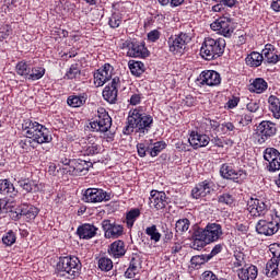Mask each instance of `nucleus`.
Wrapping results in <instances>:
<instances>
[{"label":"nucleus","instance_id":"f257e3e1","mask_svg":"<svg viewBox=\"0 0 280 280\" xmlns=\"http://www.w3.org/2000/svg\"><path fill=\"white\" fill-rule=\"evenodd\" d=\"M23 130H25L26 138L20 141V147L23 150H27V148H33L32 143H51L54 138L51 133H49V129L47 127L40 125L37 121H33L26 119L24 124H22Z\"/></svg>","mask_w":280,"mask_h":280},{"label":"nucleus","instance_id":"f03ea898","mask_svg":"<svg viewBox=\"0 0 280 280\" xmlns=\"http://www.w3.org/2000/svg\"><path fill=\"white\" fill-rule=\"evenodd\" d=\"M153 126L154 117L152 115L144 113L141 108H135L129 112L127 125L122 132L124 135L137 132L139 137H145V135L150 133Z\"/></svg>","mask_w":280,"mask_h":280},{"label":"nucleus","instance_id":"7ed1b4c3","mask_svg":"<svg viewBox=\"0 0 280 280\" xmlns=\"http://www.w3.org/2000/svg\"><path fill=\"white\" fill-rule=\"evenodd\" d=\"M224 231L219 223H208L206 228H198L192 233L191 248L194 250H202L208 244H213L222 240Z\"/></svg>","mask_w":280,"mask_h":280},{"label":"nucleus","instance_id":"20e7f679","mask_svg":"<svg viewBox=\"0 0 280 280\" xmlns=\"http://www.w3.org/2000/svg\"><path fill=\"white\" fill-rule=\"evenodd\" d=\"M82 270V262L77 256L60 257L56 265L55 272L59 279H77L80 277Z\"/></svg>","mask_w":280,"mask_h":280},{"label":"nucleus","instance_id":"39448f33","mask_svg":"<svg viewBox=\"0 0 280 280\" xmlns=\"http://www.w3.org/2000/svg\"><path fill=\"white\" fill-rule=\"evenodd\" d=\"M224 49H226L224 38L206 37L200 48V56L203 60H218L224 55Z\"/></svg>","mask_w":280,"mask_h":280},{"label":"nucleus","instance_id":"423d86ee","mask_svg":"<svg viewBox=\"0 0 280 280\" xmlns=\"http://www.w3.org/2000/svg\"><path fill=\"white\" fill-rule=\"evenodd\" d=\"M113 126V118L106 112V108L100 107L97 109V115L93 121L90 122V128L92 132H108Z\"/></svg>","mask_w":280,"mask_h":280},{"label":"nucleus","instance_id":"0eeeda50","mask_svg":"<svg viewBox=\"0 0 280 280\" xmlns=\"http://www.w3.org/2000/svg\"><path fill=\"white\" fill-rule=\"evenodd\" d=\"M236 26L237 24L235 23V20L228 16L219 18L210 25L213 32H218V34L224 36V38H231L235 32Z\"/></svg>","mask_w":280,"mask_h":280},{"label":"nucleus","instance_id":"6e6552de","mask_svg":"<svg viewBox=\"0 0 280 280\" xmlns=\"http://www.w3.org/2000/svg\"><path fill=\"white\" fill-rule=\"evenodd\" d=\"M189 43H191V36H189L187 33L173 35L167 39L168 50L171 54H174V56H177L178 54H185Z\"/></svg>","mask_w":280,"mask_h":280},{"label":"nucleus","instance_id":"1a4fd4ad","mask_svg":"<svg viewBox=\"0 0 280 280\" xmlns=\"http://www.w3.org/2000/svg\"><path fill=\"white\" fill-rule=\"evenodd\" d=\"M280 229V217L275 215L271 220H259L256 224V232L258 235H266V237H270L278 233Z\"/></svg>","mask_w":280,"mask_h":280},{"label":"nucleus","instance_id":"9d476101","mask_svg":"<svg viewBox=\"0 0 280 280\" xmlns=\"http://www.w3.org/2000/svg\"><path fill=\"white\" fill-rule=\"evenodd\" d=\"M218 191V185L215 182L211 179H206L196 185V187L191 190V196L195 200H200V198H207V196H211V194H215Z\"/></svg>","mask_w":280,"mask_h":280},{"label":"nucleus","instance_id":"9b49d317","mask_svg":"<svg viewBox=\"0 0 280 280\" xmlns=\"http://www.w3.org/2000/svg\"><path fill=\"white\" fill-rule=\"evenodd\" d=\"M122 49H128L127 55L130 58H148L150 56V51L143 42L126 40L122 44Z\"/></svg>","mask_w":280,"mask_h":280},{"label":"nucleus","instance_id":"f8f14e48","mask_svg":"<svg viewBox=\"0 0 280 280\" xmlns=\"http://www.w3.org/2000/svg\"><path fill=\"white\" fill-rule=\"evenodd\" d=\"M270 253L273 255L270 260L267 261L264 269V275L271 279H275L279 275V261H280V246L273 245L270 247Z\"/></svg>","mask_w":280,"mask_h":280},{"label":"nucleus","instance_id":"ddd939ff","mask_svg":"<svg viewBox=\"0 0 280 280\" xmlns=\"http://www.w3.org/2000/svg\"><path fill=\"white\" fill-rule=\"evenodd\" d=\"M258 143H266L268 139H272L277 135V124L270 120H262L256 128Z\"/></svg>","mask_w":280,"mask_h":280},{"label":"nucleus","instance_id":"4468645a","mask_svg":"<svg viewBox=\"0 0 280 280\" xmlns=\"http://www.w3.org/2000/svg\"><path fill=\"white\" fill-rule=\"evenodd\" d=\"M81 200L84 202H104V200H110V194L102 188H88L84 190Z\"/></svg>","mask_w":280,"mask_h":280},{"label":"nucleus","instance_id":"2eb2a0df","mask_svg":"<svg viewBox=\"0 0 280 280\" xmlns=\"http://www.w3.org/2000/svg\"><path fill=\"white\" fill-rule=\"evenodd\" d=\"M220 174L222 178H225L226 180H234V183H238L240 179L244 180L247 176L246 171L238 170L235 171L233 168V164H222L220 168Z\"/></svg>","mask_w":280,"mask_h":280},{"label":"nucleus","instance_id":"dca6fc26","mask_svg":"<svg viewBox=\"0 0 280 280\" xmlns=\"http://www.w3.org/2000/svg\"><path fill=\"white\" fill-rule=\"evenodd\" d=\"M102 229L106 240H117L124 235V225L112 222L108 219L102 221Z\"/></svg>","mask_w":280,"mask_h":280},{"label":"nucleus","instance_id":"f3484780","mask_svg":"<svg viewBox=\"0 0 280 280\" xmlns=\"http://www.w3.org/2000/svg\"><path fill=\"white\" fill-rule=\"evenodd\" d=\"M247 211L252 218H261L268 213V205L261 199L250 198L247 201Z\"/></svg>","mask_w":280,"mask_h":280},{"label":"nucleus","instance_id":"a211bd4d","mask_svg":"<svg viewBox=\"0 0 280 280\" xmlns=\"http://www.w3.org/2000/svg\"><path fill=\"white\" fill-rule=\"evenodd\" d=\"M119 86H121V80L119 77H115L110 84L106 85L103 90V97L105 102H108L109 104H115L117 102Z\"/></svg>","mask_w":280,"mask_h":280},{"label":"nucleus","instance_id":"6ab92c4d","mask_svg":"<svg viewBox=\"0 0 280 280\" xmlns=\"http://www.w3.org/2000/svg\"><path fill=\"white\" fill-rule=\"evenodd\" d=\"M264 159L269 164L267 165V170L269 172H279L280 170V153L279 150L275 148H267L264 152Z\"/></svg>","mask_w":280,"mask_h":280},{"label":"nucleus","instance_id":"aec40b11","mask_svg":"<svg viewBox=\"0 0 280 280\" xmlns=\"http://www.w3.org/2000/svg\"><path fill=\"white\" fill-rule=\"evenodd\" d=\"M113 71H115V68L110 63H105L94 72V84L96 86H104L113 78Z\"/></svg>","mask_w":280,"mask_h":280},{"label":"nucleus","instance_id":"412c9836","mask_svg":"<svg viewBox=\"0 0 280 280\" xmlns=\"http://www.w3.org/2000/svg\"><path fill=\"white\" fill-rule=\"evenodd\" d=\"M199 82L207 86H220L222 84V77L215 70H205L199 75Z\"/></svg>","mask_w":280,"mask_h":280},{"label":"nucleus","instance_id":"4be33fe9","mask_svg":"<svg viewBox=\"0 0 280 280\" xmlns=\"http://www.w3.org/2000/svg\"><path fill=\"white\" fill-rule=\"evenodd\" d=\"M93 167V162L86 160H72L71 168L68 170V174L70 176H82V174H86L89 168Z\"/></svg>","mask_w":280,"mask_h":280},{"label":"nucleus","instance_id":"5701e85b","mask_svg":"<svg viewBox=\"0 0 280 280\" xmlns=\"http://www.w3.org/2000/svg\"><path fill=\"white\" fill-rule=\"evenodd\" d=\"M149 200L151 207H154V209H156L158 211L167 207V195L165 194V191H159L154 189L151 190Z\"/></svg>","mask_w":280,"mask_h":280},{"label":"nucleus","instance_id":"b1692460","mask_svg":"<svg viewBox=\"0 0 280 280\" xmlns=\"http://www.w3.org/2000/svg\"><path fill=\"white\" fill-rule=\"evenodd\" d=\"M211 138L205 133H199L198 131H191L188 138V143L194 150H199V148H207L209 145Z\"/></svg>","mask_w":280,"mask_h":280},{"label":"nucleus","instance_id":"393cba45","mask_svg":"<svg viewBox=\"0 0 280 280\" xmlns=\"http://www.w3.org/2000/svg\"><path fill=\"white\" fill-rule=\"evenodd\" d=\"M265 65H277L280 62L279 50L272 44H266L265 48L261 50Z\"/></svg>","mask_w":280,"mask_h":280},{"label":"nucleus","instance_id":"a878e982","mask_svg":"<svg viewBox=\"0 0 280 280\" xmlns=\"http://www.w3.org/2000/svg\"><path fill=\"white\" fill-rule=\"evenodd\" d=\"M18 213L26 218L27 222H32V220H36L40 210L34 205L24 202L18 207Z\"/></svg>","mask_w":280,"mask_h":280},{"label":"nucleus","instance_id":"bb28decb","mask_svg":"<svg viewBox=\"0 0 280 280\" xmlns=\"http://www.w3.org/2000/svg\"><path fill=\"white\" fill-rule=\"evenodd\" d=\"M108 254L114 259H121L126 255V243L121 240L115 241L109 245Z\"/></svg>","mask_w":280,"mask_h":280},{"label":"nucleus","instance_id":"cd10ccee","mask_svg":"<svg viewBox=\"0 0 280 280\" xmlns=\"http://www.w3.org/2000/svg\"><path fill=\"white\" fill-rule=\"evenodd\" d=\"M77 234L79 235L80 240H92L97 235V228L93 224L85 223L78 228Z\"/></svg>","mask_w":280,"mask_h":280},{"label":"nucleus","instance_id":"c85d7f7f","mask_svg":"<svg viewBox=\"0 0 280 280\" xmlns=\"http://www.w3.org/2000/svg\"><path fill=\"white\" fill-rule=\"evenodd\" d=\"M0 194H2V196H9V198H15V196H19V190L14 188L12 182L0 179Z\"/></svg>","mask_w":280,"mask_h":280},{"label":"nucleus","instance_id":"c756f323","mask_svg":"<svg viewBox=\"0 0 280 280\" xmlns=\"http://www.w3.org/2000/svg\"><path fill=\"white\" fill-rule=\"evenodd\" d=\"M257 275H259V271L257 270V266L250 265L249 267L242 268L238 271V279L255 280L257 279Z\"/></svg>","mask_w":280,"mask_h":280},{"label":"nucleus","instance_id":"7c9ffc66","mask_svg":"<svg viewBox=\"0 0 280 280\" xmlns=\"http://www.w3.org/2000/svg\"><path fill=\"white\" fill-rule=\"evenodd\" d=\"M245 62L247 67H261V63L264 62V54H259L258 51H252L247 57L245 58Z\"/></svg>","mask_w":280,"mask_h":280},{"label":"nucleus","instance_id":"2f4dec72","mask_svg":"<svg viewBox=\"0 0 280 280\" xmlns=\"http://www.w3.org/2000/svg\"><path fill=\"white\" fill-rule=\"evenodd\" d=\"M101 151L102 147L95 142V138H89L88 143L84 147V154H86V156H95V154H100Z\"/></svg>","mask_w":280,"mask_h":280},{"label":"nucleus","instance_id":"473e14b6","mask_svg":"<svg viewBox=\"0 0 280 280\" xmlns=\"http://www.w3.org/2000/svg\"><path fill=\"white\" fill-rule=\"evenodd\" d=\"M18 185L24 190L26 191V194H36V191H39V187L38 184H36V182L32 180V179H20L18 182Z\"/></svg>","mask_w":280,"mask_h":280},{"label":"nucleus","instance_id":"72a5a7b5","mask_svg":"<svg viewBox=\"0 0 280 280\" xmlns=\"http://www.w3.org/2000/svg\"><path fill=\"white\" fill-rule=\"evenodd\" d=\"M249 91H252V93L261 94V93L268 91V82H266V80H264L261 78H257L250 84Z\"/></svg>","mask_w":280,"mask_h":280},{"label":"nucleus","instance_id":"f704fd0d","mask_svg":"<svg viewBox=\"0 0 280 280\" xmlns=\"http://www.w3.org/2000/svg\"><path fill=\"white\" fill-rule=\"evenodd\" d=\"M128 65L132 75H136V78L145 73V65L143 62L130 60Z\"/></svg>","mask_w":280,"mask_h":280},{"label":"nucleus","instance_id":"c9c22d12","mask_svg":"<svg viewBox=\"0 0 280 280\" xmlns=\"http://www.w3.org/2000/svg\"><path fill=\"white\" fill-rule=\"evenodd\" d=\"M67 104L72 108H80V106H84V104H86V94L69 96Z\"/></svg>","mask_w":280,"mask_h":280},{"label":"nucleus","instance_id":"e433bc0d","mask_svg":"<svg viewBox=\"0 0 280 280\" xmlns=\"http://www.w3.org/2000/svg\"><path fill=\"white\" fill-rule=\"evenodd\" d=\"M15 71L18 75L25 78V80H30V73H32V68L25 61H19Z\"/></svg>","mask_w":280,"mask_h":280},{"label":"nucleus","instance_id":"4c0bfd02","mask_svg":"<svg viewBox=\"0 0 280 280\" xmlns=\"http://www.w3.org/2000/svg\"><path fill=\"white\" fill-rule=\"evenodd\" d=\"M269 102V109L271 110V113H273V117H276V119H279L280 117V101L277 96L275 95H270L268 98Z\"/></svg>","mask_w":280,"mask_h":280},{"label":"nucleus","instance_id":"58836bf2","mask_svg":"<svg viewBox=\"0 0 280 280\" xmlns=\"http://www.w3.org/2000/svg\"><path fill=\"white\" fill-rule=\"evenodd\" d=\"M45 71L46 70L44 67H39V66L33 67L28 74V80H31L32 82H36V80L43 79L45 75Z\"/></svg>","mask_w":280,"mask_h":280},{"label":"nucleus","instance_id":"ea45409f","mask_svg":"<svg viewBox=\"0 0 280 280\" xmlns=\"http://www.w3.org/2000/svg\"><path fill=\"white\" fill-rule=\"evenodd\" d=\"M139 215H141V210H139V208L131 209L127 212L126 220L128 229H132V226H135V222H137V218H139Z\"/></svg>","mask_w":280,"mask_h":280},{"label":"nucleus","instance_id":"a19ab883","mask_svg":"<svg viewBox=\"0 0 280 280\" xmlns=\"http://www.w3.org/2000/svg\"><path fill=\"white\" fill-rule=\"evenodd\" d=\"M189 226H191V221H189V219H179L175 223V231L176 233H187V231H189Z\"/></svg>","mask_w":280,"mask_h":280},{"label":"nucleus","instance_id":"79ce46f5","mask_svg":"<svg viewBox=\"0 0 280 280\" xmlns=\"http://www.w3.org/2000/svg\"><path fill=\"white\" fill-rule=\"evenodd\" d=\"M144 233L150 237L151 242H154L155 244L161 242V234L159 229H156V225L152 224L151 226H148Z\"/></svg>","mask_w":280,"mask_h":280},{"label":"nucleus","instance_id":"37998d69","mask_svg":"<svg viewBox=\"0 0 280 280\" xmlns=\"http://www.w3.org/2000/svg\"><path fill=\"white\" fill-rule=\"evenodd\" d=\"M97 266L102 272H110L113 270V260L108 257H101Z\"/></svg>","mask_w":280,"mask_h":280},{"label":"nucleus","instance_id":"c03bdc74","mask_svg":"<svg viewBox=\"0 0 280 280\" xmlns=\"http://www.w3.org/2000/svg\"><path fill=\"white\" fill-rule=\"evenodd\" d=\"M165 148H167V143H165V141H158L153 144V148L149 149V154L152 158L159 156Z\"/></svg>","mask_w":280,"mask_h":280},{"label":"nucleus","instance_id":"a18cd8bd","mask_svg":"<svg viewBox=\"0 0 280 280\" xmlns=\"http://www.w3.org/2000/svg\"><path fill=\"white\" fill-rule=\"evenodd\" d=\"M207 261H210V258L208 255H197V256H192L190 259V264L192 268H198L199 266L207 264Z\"/></svg>","mask_w":280,"mask_h":280},{"label":"nucleus","instance_id":"49530a36","mask_svg":"<svg viewBox=\"0 0 280 280\" xmlns=\"http://www.w3.org/2000/svg\"><path fill=\"white\" fill-rule=\"evenodd\" d=\"M80 73V66L78 63H73L67 71L65 78H67V80H75V78H79Z\"/></svg>","mask_w":280,"mask_h":280},{"label":"nucleus","instance_id":"de8ad7c7","mask_svg":"<svg viewBox=\"0 0 280 280\" xmlns=\"http://www.w3.org/2000/svg\"><path fill=\"white\" fill-rule=\"evenodd\" d=\"M122 16L119 13H113L108 20V25L112 30H117L121 25Z\"/></svg>","mask_w":280,"mask_h":280},{"label":"nucleus","instance_id":"09e8293b","mask_svg":"<svg viewBox=\"0 0 280 280\" xmlns=\"http://www.w3.org/2000/svg\"><path fill=\"white\" fill-rule=\"evenodd\" d=\"M16 243V234H14L13 231H9L3 237H2V244L4 246H12Z\"/></svg>","mask_w":280,"mask_h":280},{"label":"nucleus","instance_id":"8fccbe9b","mask_svg":"<svg viewBox=\"0 0 280 280\" xmlns=\"http://www.w3.org/2000/svg\"><path fill=\"white\" fill-rule=\"evenodd\" d=\"M221 130L224 132V135H235V131L237 128H235V125L231 121H224L221 124Z\"/></svg>","mask_w":280,"mask_h":280},{"label":"nucleus","instance_id":"3c124183","mask_svg":"<svg viewBox=\"0 0 280 280\" xmlns=\"http://www.w3.org/2000/svg\"><path fill=\"white\" fill-rule=\"evenodd\" d=\"M129 268L130 270H136V272L141 268V257L139 255L133 254L131 256Z\"/></svg>","mask_w":280,"mask_h":280},{"label":"nucleus","instance_id":"603ef678","mask_svg":"<svg viewBox=\"0 0 280 280\" xmlns=\"http://www.w3.org/2000/svg\"><path fill=\"white\" fill-rule=\"evenodd\" d=\"M219 202H221L222 205H233V202L235 201V199L233 198V195L225 192L223 195H220L218 198Z\"/></svg>","mask_w":280,"mask_h":280},{"label":"nucleus","instance_id":"864d4df0","mask_svg":"<svg viewBox=\"0 0 280 280\" xmlns=\"http://www.w3.org/2000/svg\"><path fill=\"white\" fill-rule=\"evenodd\" d=\"M222 250H224V243L214 245L210 254H208V259L210 260L213 259V257H215L217 255H220Z\"/></svg>","mask_w":280,"mask_h":280},{"label":"nucleus","instance_id":"5fc2aeb1","mask_svg":"<svg viewBox=\"0 0 280 280\" xmlns=\"http://www.w3.org/2000/svg\"><path fill=\"white\" fill-rule=\"evenodd\" d=\"M175 148L178 152H190L191 151V144L183 141H177L175 143Z\"/></svg>","mask_w":280,"mask_h":280},{"label":"nucleus","instance_id":"6e6d98bb","mask_svg":"<svg viewBox=\"0 0 280 280\" xmlns=\"http://www.w3.org/2000/svg\"><path fill=\"white\" fill-rule=\"evenodd\" d=\"M148 40L150 43H156L161 38V32L159 30H153L148 33Z\"/></svg>","mask_w":280,"mask_h":280},{"label":"nucleus","instance_id":"4d7b16f0","mask_svg":"<svg viewBox=\"0 0 280 280\" xmlns=\"http://www.w3.org/2000/svg\"><path fill=\"white\" fill-rule=\"evenodd\" d=\"M162 233H164V242H170L174 238V232L167 225L162 226Z\"/></svg>","mask_w":280,"mask_h":280},{"label":"nucleus","instance_id":"13d9d810","mask_svg":"<svg viewBox=\"0 0 280 280\" xmlns=\"http://www.w3.org/2000/svg\"><path fill=\"white\" fill-rule=\"evenodd\" d=\"M137 150H138V155L143 159L145 156V154H148V152L150 153V148L145 147L144 143H138L137 144Z\"/></svg>","mask_w":280,"mask_h":280},{"label":"nucleus","instance_id":"bf43d9fd","mask_svg":"<svg viewBox=\"0 0 280 280\" xmlns=\"http://www.w3.org/2000/svg\"><path fill=\"white\" fill-rule=\"evenodd\" d=\"M234 257H235L234 266L236 268H240L241 266H244V254L243 253L237 252L234 255Z\"/></svg>","mask_w":280,"mask_h":280},{"label":"nucleus","instance_id":"052dcab7","mask_svg":"<svg viewBox=\"0 0 280 280\" xmlns=\"http://www.w3.org/2000/svg\"><path fill=\"white\" fill-rule=\"evenodd\" d=\"M215 3H222L225 8H235L237 0H214Z\"/></svg>","mask_w":280,"mask_h":280},{"label":"nucleus","instance_id":"680f3d73","mask_svg":"<svg viewBox=\"0 0 280 280\" xmlns=\"http://www.w3.org/2000/svg\"><path fill=\"white\" fill-rule=\"evenodd\" d=\"M252 121H253V115L244 114V115L241 116L240 124L242 126H248V124H252Z\"/></svg>","mask_w":280,"mask_h":280},{"label":"nucleus","instance_id":"e2e57ef3","mask_svg":"<svg viewBox=\"0 0 280 280\" xmlns=\"http://www.w3.org/2000/svg\"><path fill=\"white\" fill-rule=\"evenodd\" d=\"M237 104H240V97L232 96L226 103L228 108H235L237 107Z\"/></svg>","mask_w":280,"mask_h":280},{"label":"nucleus","instance_id":"0e129e2a","mask_svg":"<svg viewBox=\"0 0 280 280\" xmlns=\"http://www.w3.org/2000/svg\"><path fill=\"white\" fill-rule=\"evenodd\" d=\"M129 103L131 104V106H137L141 104V94H132Z\"/></svg>","mask_w":280,"mask_h":280},{"label":"nucleus","instance_id":"69168bd1","mask_svg":"<svg viewBox=\"0 0 280 280\" xmlns=\"http://www.w3.org/2000/svg\"><path fill=\"white\" fill-rule=\"evenodd\" d=\"M60 162L62 163V165H65L63 170L66 174H69V170H71V163L73 162V160L62 158Z\"/></svg>","mask_w":280,"mask_h":280},{"label":"nucleus","instance_id":"338daca9","mask_svg":"<svg viewBox=\"0 0 280 280\" xmlns=\"http://www.w3.org/2000/svg\"><path fill=\"white\" fill-rule=\"evenodd\" d=\"M247 110H249V113H257L259 110V103H257V102L248 103Z\"/></svg>","mask_w":280,"mask_h":280},{"label":"nucleus","instance_id":"774afa93","mask_svg":"<svg viewBox=\"0 0 280 280\" xmlns=\"http://www.w3.org/2000/svg\"><path fill=\"white\" fill-rule=\"evenodd\" d=\"M179 250H183L180 243H174L173 246H171V255H177Z\"/></svg>","mask_w":280,"mask_h":280}]
</instances>
